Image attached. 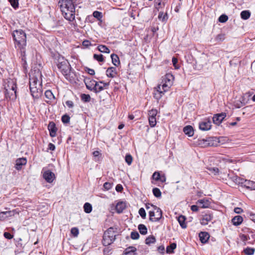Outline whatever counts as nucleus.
Segmentation results:
<instances>
[{
    "label": "nucleus",
    "instance_id": "nucleus-1",
    "mask_svg": "<svg viewBox=\"0 0 255 255\" xmlns=\"http://www.w3.org/2000/svg\"><path fill=\"white\" fill-rule=\"evenodd\" d=\"M61 11L65 19L73 21L75 19V7L72 0H59Z\"/></svg>",
    "mask_w": 255,
    "mask_h": 255
},
{
    "label": "nucleus",
    "instance_id": "nucleus-2",
    "mask_svg": "<svg viewBox=\"0 0 255 255\" xmlns=\"http://www.w3.org/2000/svg\"><path fill=\"white\" fill-rule=\"evenodd\" d=\"M17 45L20 50L21 60L23 61V66L26 64L25 47L26 45V36L25 32L22 30H17Z\"/></svg>",
    "mask_w": 255,
    "mask_h": 255
},
{
    "label": "nucleus",
    "instance_id": "nucleus-3",
    "mask_svg": "<svg viewBox=\"0 0 255 255\" xmlns=\"http://www.w3.org/2000/svg\"><path fill=\"white\" fill-rule=\"evenodd\" d=\"M117 235V229L111 227L104 234L103 244L105 246L112 244L116 240Z\"/></svg>",
    "mask_w": 255,
    "mask_h": 255
},
{
    "label": "nucleus",
    "instance_id": "nucleus-4",
    "mask_svg": "<svg viewBox=\"0 0 255 255\" xmlns=\"http://www.w3.org/2000/svg\"><path fill=\"white\" fill-rule=\"evenodd\" d=\"M41 73L39 70L32 71L30 74L29 88L37 87V84H41Z\"/></svg>",
    "mask_w": 255,
    "mask_h": 255
},
{
    "label": "nucleus",
    "instance_id": "nucleus-5",
    "mask_svg": "<svg viewBox=\"0 0 255 255\" xmlns=\"http://www.w3.org/2000/svg\"><path fill=\"white\" fill-rule=\"evenodd\" d=\"M57 66L63 75H67L70 65L68 61L63 57H59L57 61Z\"/></svg>",
    "mask_w": 255,
    "mask_h": 255
},
{
    "label": "nucleus",
    "instance_id": "nucleus-6",
    "mask_svg": "<svg viewBox=\"0 0 255 255\" xmlns=\"http://www.w3.org/2000/svg\"><path fill=\"white\" fill-rule=\"evenodd\" d=\"M5 95L6 98H11V96L14 94L16 97V83L13 81H8L4 86Z\"/></svg>",
    "mask_w": 255,
    "mask_h": 255
},
{
    "label": "nucleus",
    "instance_id": "nucleus-7",
    "mask_svg": "<svg viewBox=\"0 0 255 255\" xmlns=\"http://www.w3.org/2000/svg\"><path fill=\"white\" fill-rule=\"evenodd\" d=\"M148 213L149 220L152 222H157L162 217V211L159 207H153V210H149Z\"/></svg>",
    "mask_w": 255,
    "mask_h": 255
},
{
    "label": "nucleus",
    "instance_id": "nucleus-8",
    "mask_svg": "<svg viewBox=\"0 0 255 255\" xmlns=\"http://www.w3.org/2000/svg\"><path fill=\"white\" fill-rule=\"evenodd\" d=\"M171 86L168 85L166 83L161 81L156 88V91L158 93V95L156 96V94H154V97L157 99H160L162 97V94H164L165 92L168 91Z\"/></svg>",
    "mask_w": 255,
    "mask_h": 255
},
{
    "label": "nucleus",
    "instance_id": "nucleus-9",
    "mask_svg": "<svg viewBox=\"0 0 255 255\" xmlns=\"http://www.w3.org/2000/svg\"><path fill=\"white\" fill-rule=\"evenodd\" d=\"M31 94L34 99H38L42 94L41 84H37V87L29 88Z\"/></svg>",
    "mask_w": 255,
    "mask_h": 255
},
{
    "label": "nucleus",
    "instance_id": "nucleus-10",
    "mask_svg": "<svg viewBox=\"0 0 255 255\" xmlns=\"http://www.w3.org/2000/svg\"><path fill=\"white\" fill-rule=\"evenodd\" d=\"M43 177L48 183L52 182L55 178L54 173L49 170L43 171Z\"/></svg>",
    "mask_w": 255,
    "mask_h": 255
},
{
    "label": "nucleus",
    "instance_id": "nucleus-11",
    "mask_svg": "<svg viewBox=\"0 0 255 255\" xmlns=\"http://www.w3.org/2000/svg\"><path fill=\"white\" fill-rule=\"evenodd\" d=\"M213 215L210 212H207L202 215V219L200 221V223L202 225H206L213 219Z\"/></svg>",
    "mask_w": 255,
    "mask_h": 255
},
{
    "label": "nucleus",
    "instance_id": "nucleus-12",
    "mask_svg": "<svg viewBox=\"0 0 255 255\" xmlns=\"http://www.w3.org/2000/svg\"><path fill=\"white\" fill-rule=\"evenodd\" d=\"M226 117V114L225 113L215 115L213 117V123L216 125H219L222 123Z\"/></svg>",
    "mask_w": 255,
    "mask_h": 255
},
{
    "label": "nucleus",
    "instance_id": "nucleus-13",
    "mask_svg": "<svg viewBox=\"0 0 255 255\" xmlns=\"http://www.w3.org/2000/svg\"><path fill=\"white\" fill-rule=\"evenodd\" d=\"M85 83L88 89L92 90L95 89L97 91V87L98 86V82L94 80L86 79L85 80Z\"/></svg>",
    "mask_w": 255,
    "mask_h": 255
},
{
    "label": "nucleus",
    "instance_id": "nucleus-14",
    "mask_svg": "<svg viewBox=\"0 0 255 255\" xmlns=\"http://www.w3.org/2000/svg\"><path fill=\"white\" fill-rule=\"evenodd\" d=\"M211 123L209 120H205L199 123V128L204 131L208 130L211 128Z\"/></svg>",
    "mask_w": 255,
    "mask_h": 255
},
{
    "label": "nucleus",
    "instance_id": "nucleus-15",
    "mask_svg": "<svg viewBox=\"0 0 255 255\" xmlns=\"http://www.w3.org/2000/svg\"><path fill=\"white\" fill-rule=\"evenodd\" d=\"M174 79V77L172 74L171 73H167L162 77V81L172 86Z\"/></svg>",
    "mask_w": 255,
    "mask_h": 255
},
{
    "label": "nucleus",
    "instance_id": "nucleus-16",
    "mask_svg": "<svg viewBox=\"0 0 255 255\" xmlns=\"http://www.w3.org/2000/svg\"><path fill=\"white\" fill-rule=\"evenodd\" d=\"M201 242L203 244L206 243L210 238V235L207 232H201L199 234Z\"/></svg>",
    "mask_w": 255,
    "mask_h": 255
},
{
    "label": "nucleus",
    "instance_id": "nucleus-17",
    "mask_svg": "<svg viewBox=\"0 0 255 255\" xmlns=\"http://www.w3.org/2000/svg\"><path fill=\"white\" fill-rule=\"evenodd\" d=\"M117 74V71L115 67H109L106 71V75L108 77L114 78L116 76Z\"/></svg>",
    "mask_w": 255,
    "mask_h": 255
},
{
    "label": "nucleus",
    "instance_id": "nucleus-18",
    "mask_svg": "<svg viewBox=\"0 0 255 255\" xmlns=\"http://www.w3.org/2000/svg\"><path fill=\"white\" fill-rule=\"evenodd\" d=\"M48 129L50 132V136L51 137H55L56 136L57 128L53 122H50L48 125Z\"/></svg>",
    "mask_w": 255,
    "mask_h": 255
},
{
    "label": "nucleus",
    "instance_id": "nucleus-19",
    "mask_svg": "<svg viewBox=\"0 0 255 255\" xmlns=\"http://www.w3.org/2000/svg\"><path fill=\"white\" fill-rule=\"evenodd\" d=\"M242 183L246 188L255 190V182L246 180L244 182Z\"/></svg>",
    "mask_w": 255,
    "mask_h": 255
},
{
    "label": "nucleus",
    "instance_id": "nucleus-20",
    "mask_svg": "<svg viewBox=\"0 0 255 255\" xmlns=\"http://www.w3.org/2000/svg\"><path fill=\"white\" fill-rule=\"evenodd\" d=\"M126 205L124 202H119L116 206V210L118 213H121L126 208Z\"/></svg>",
    "mask_w": 255,
    "mask_h": 255
},
{
    "label": "nucleus",
    "instance_id": "nucleus-21",
    "mask_svg": "<svg viewBox=\"0 0 255 255\" xmlns=\"http://www.w3.org/2000/svg\"><path fill=\"white\" fill-rule=\"evenodd\" d=\"M197 204H198L201 208H205L208 207L210 205V202L207 199H201L197 201Z\"/></svg>",
    "mask_w": 255,
    "mask_h": 255
},
{
    "label": "nucleus",
    "instance_id": "nucleus-22",
    "mask_svg": "<svg viewBox=\"0 0 255 255\" xmlns=\"http://www.w3.org/2000/svg\"><path fill=\"white\" fill-rule=\"evenodd\" d=\"M27 160L26 158H19L17 159V170H19L22 168V166L26 164Z\"/></svg>",
    "mask_w": 255,
    "mask_h": 255
},
{
    "label": "nucleus",
    "instance_id": "nucleus-23",
    "mask_svg": "<svg viewBox=\"0 0 255 255\" xmlns=\"http://www.w3.org/2000/svg\"><path fill=\"white\" fill-rule=\"evenodd\" d=\"M183 131L189 136H192L194 134L193 128L191 126H187L183 128Z\"/></svg>",
    "mask_w": 255,
    "mask_h": 255
},
{
    "label": "nucleus",
    "instance_id": "nucleus-24",
    "mask_svg": "<svg viewBox=\"0 0 255 255\" xmlns=\"http://www.w3.org/2000/svg\"><path fill=\"white\" fill-rule=\"evenodd\" d=\"M243 221V218L241 216H236L232 220L233 224L235 226H239L242 224Z\"/></svg>",
    "mask_w": 255,
    "mask_h": 255
},
{
    "label": "nucleus",
    "instance_id": "nucleus-25",
    "mask_svg": "<svg viewBox=\"0 0 255 255\" xmlns=\"http://www.w3.org/2000/svg\"><path fill=\"white\" fill-rule=\"evenodd\" d=\"M136 249L134 247H129L125 251V255H135Z\"/></svg>",
    "mask_w": 255,
    "mask_h": 255
},
{
    "label": "nucleus",
    "instance_id": "nucleus-26",
    "mask_svg": "<svg viewBox=\"0 0 255 255\" xmlns=\"http://www.w3.org/2000/svg\"><path fill=\"white\" fill-rule=\"evenodd\" d=\"M207 141L208 142V144L210 146H217L219 143V139L217 137L209 138Z\"/></svg>",
    "mask_w": 255,
    "mask_h": 255
},
{
    "label": "nucleus",
    "instance_id": "nucleus-27",
    "mask_svg": "<svg viewBox=\"0 0 255 255\" xmlns=\"http://www.w3.org/2000/svg\"><path fill=\"white\" fill-rule=\"evenodd\" d=\"M113 64L116 66H118L120 64V61L119 57L115 54H112L111 55Z\"/></svg>",
    "mask_w": 255,
    "mask_h": 255
},
{
    "label": "nucleus",
    "instance_id": "nucleus-28",
    "mask_svg": "<svg viewBox=\"0 0 255 255\" xmlns=\"http://www.w3.org/2000/svg\"><path fill=\"white\" fill-rule=\"evenodd\" d=\"M178 221L181 227L185 229L186 228V224L185 223V217L184 216H180L178 218Z\"/></svg>",
    "mask_w": 255,
    "mask_h": 255
},
{
    "label": "nucleus",
    "instance_id": "nucleus-29",
    "mask_svg": "<svg viewBox=\"0 0 255 255\" xmlns=\"http://www.w3.org/2000/svg\"><path fill=\"white\" fill-rule=\"evenodd\" d=\"M138 229L140 233L142 235H145L147 233V228L146 226L143 224L139 225L138 226Z\"/></svg>",
    "mask_w": 255,
    "mask_h": 255
},
{
    "label": "nucleus",
    "instance_id": "nucleus-30",
    "mask_svg": "<svg viewBox=\"0 0 255 255\" xmlns=\"http://www.w3.org/2000/svg\"><path fill=\"white\" fill-rule=\"evenodd\" d=\"M98 50L103 53H109L110 52V49L105 45H100L98 47Z\"/></svg>",
    "mask_w": 255,
    "mask_h": 255
},
{
    "label": "nucleus",
    "instance_id": "nucleus-31",
    "mask_svg": "<svg viewBox=\"0 0 255 255\" xmlns=\"http://www.w3.org/2000/svg\"><path fill=\"white\" fill-rule=\"evenodd\" d=\"M251 15V13L248 10H244L241 13V18L243 19H248Z\"/></svg>",
    "mask_w": 255,
    "mask_h": 255
},
{
    "label": "nucleus",
    "instance_id": "nucleus-32",
    "mask_svg": "<svg viewBox=\"0 0 255 255\" xmlns=\"http://www.w3.org/2000/svg\"><path fill=\"white\" fill-rule=\"evenodd\" d=\"M176 247V244L174 243H172L170 246H167L166 248V252L168 254L173 253L174 250Z\"/></svg>",
    "mask_w": 255,
    "mask_h": 255
},
{
    "label": "nucleus",
    "instance_id": "nucleus-33",
    "mask_svg": "<svg viewBox=\"0 0 255 255\" xmlns=\"http://www.w3.org/2000/svg\"><path fill=\"white\" fill-rule=\"evenodd\" d=\"M84 209L86 213H90L92 210V206L90 203H86L84 205Z\"/></svg>",
    "mask_w": 255,
    "mask_h": 255
},
{
    "label": "nucleus",
    "instance_id": "nucleus-34",
    "mask_svg": "<svg viewBox=\"0 0 255 255\" xmlns=\"http://www.w3.org/2000/svg\"><path fill=\"white\" fill-rule=\"evenodd\" d=\"M207 169L209 172V174L217 175L219 173V170L217 167H208Z\"/></svg>",
    "mask_w": 255,
    "mask_h": 255
},
{
    "label": "nucleus",
    "instance_id": "nucleus-35",
    "mask_svg": "<svg viewBox=\"0 0 255 255\" xmlns=\"http://www.w3.org/2000/svg\"><path fill=\"white\" fill-rule=\"evenodd\" d=\"M244 252L247 255H252L254 254L255 249L254 248L248 247L244 249Z\"/></svg>",
    "mask_w": 255,
    "mask_h": 255
},
{
    "label": "nucleus",
    "instance_id": "nucleus-36",
    "mask_svg": "<svg viewBox=\"0 0 255 255\" xmlns=\"http://www.w3.org/2000/svg\"><path fill=\"white\" fill-rule=\"evenodd\" d=\"M155 242V238L154 236H151L147 238L145 240V243L147 245H150Z\"/></svg>",
    "mask_w": 255,
    "mask_h": 255
},
{
    "label": "nucleus",
    "instance_id": "nucleus-37",
    "mask_svg": "<svg viewBox=\"0 0 255 255\" xmlns=\"http://www.w3.org/2000/svg\"><path fill=\"white\" fill-rule=\"evenodd\" d=\"M45 96L46 98L49 100H52L53 99H54V96L53 93L50 90H47L45 91Z\"/></svg>",
    "mask_w": 255,
    "mask_h": 255
},
{
    "label": "nucleus",
    "instance_id": "nucleus-38",
    "mask_svg": "<svg viewBox=\"0 0 255 255\" xmlns=\"http://www.w3.org/2000/svg\"><path fill=\"white\" fill-rule=\"evenodd\" d=\"M158 18H159V19L162 21H164L167 19V13H164L163 12H160L158 16Z\"/></svg>",
    "mask_w": 255,
    "mask_h": 255
},
{
    "label": "nucleus",
    "instance_id": "nucleus-39",
    "mask_svg": "<svg viewBox=\"0 0 255 255\" xmlns=\"http://www.w3.org/2000/svg\"><path fill=\"white\" fill-rule=\"evenodd\" d=\"M153 194L156 197H160L161 196L160 190L157 188L153 189Z\"/></svg>",
    "mask_w": 255,
    "mask_h": 255
},
{
    "label": "nucleus",
    "instance_id": "nucleus-40",
    "mask_svg": "<svg viewBox=\"0 0 255 255\" xmlns=\"http://www.w3.org/2000/svg\"><path fill=\"white\" fill-rule=\"evenodd\" d=\"M149 125L151 127H154L156 124V118L154 117L148 118Z\"/></svg>",
    "mask_w": 255,
    "mask_h": 255
},
{
    "label": "nucleus",
    "instance_id": "nucleus-41",
    "mask_svg": "<svg viewBox=\"0 0 255 255\" xmlns=\"http://www.w3.org/2000/svg\"><path fill=\"white\" fill-rule=\"evenodd\" d=\"M81 98L82 101L85 102H89L90 100V96L89 95H87L85 94H83L81 96Z\"/></svg>",
    "mask_w": 255,
    "mask_h": 255
},
{
    "label": "nucleus",
    "instance_id": "nucleus-42",
    "mask_svg": "<svg viewBox=\"0 0 255 255\" xmlns=\"http://www.w3.org/2000/svg\"><path fill=\"white\" fill-rule=\"evenodd\" d=\"M225 34H218L215 38V40L218 42L223 41L225 39Z\"/></svg>",
    "mask_w": 255,
    "mask_h": 255
},
{
    "label": "nucleus",
    "instance_id": "nucleus-43",
    "mask_svg": "<svg viewBox=\"0 0 255 255\" xmlns=\"http://www.w3.org/2000/svg\"><path fill=\"white\" fill-rule=\"evenodd\" d=\"M93 57L95 59L97 60V61H98L99 62H103V61H104V58H103V56L102 54L98 55V54H95L93 56Z\"/></svg>",
    "mask_w": 255,
    "mask_h": 255
},
{
    "label": "nucleus",
    "instance_id": "nucleus-44",
    "mask_svg": "<svg viewBox=\"0 0 255 255\" xmlns=\"http://www.w3.org/2000/svg\"><path fill=\"white\" fill-rule=\"evenodd\" d=\"M125 160L128 165H130L132 162V157L130 154L126 156Z\"/></svg>",
    "mask_w": 255,
    "mask_h": 255
},
{
    "label": "nucleus",
    "instance_id": "nucleus-45",
    "mask_svg": "<svg viewBox=\"0 0 255 255\" xmlns=\"http://www.w3.org/2000/svg\"><path fill=\"white\" fill-rule=\"evenodd\" d=\"M138 213L140 215V216L143 219H145L146 218V213L145 211V210L143 208H141L139 209L138 211Z\"/></svg>",
    "mask_w": 255,
    "mask_h": 255
},
{
    "label": "nucleus",
    "instance_id": "nucleus-46",
    "mask_svg": "<svg viewBox=\"0 0 255 255\" xmlns=\"http://www.w3.org/2000/svg\"><path fill=\"white\" fill-rule=\"evenodd\" d=\"M228 17L226 15L223 14L219 18V21L220 22H225L228 20Z\"/></svg>",
    "mask_w": 255,
    "mask_h": 255
},
{
    "label": "nucleus",
    "instance_id": "nucleus-47",
    "mask_svg": "<svg viewBox=\"0 0 255 255\" xmlns=\"http://www.w3.org/2000/svg\"><path fill=\"white\" fill-rule=\"evenodd\" d=\"M157 114V111L156 110L152 109L151 110L149 111L148 115L149 117H154L156 116Z\"/></svg>",
    "mask_w": 255,
    "mask_h": 255
},
{
    "label": "nucleus",
    "instance_id": "nucleus-48",
    "mask_svg": "<svg viewBox=\"0 0 255 255\" xmlns=\"http://www.w3.org/2000/svg\"><path fill=\"white\" fill-rule=\"evenodd\" d=\"M71 233L74 237H77L79 234V230L77 228H73L71 230Z\"/></svg>",
    "mask_w": 255,
    "mask_h": 255
},
{
    "label": "nucleus",
    "instance_id": "nucleus-49",
    "mask_svg": "<svg viewBox=\"0 0 255 255\" xmlns=\"http://www.w3.org/2000/svg\"><path fill=\"white\" fill-rule=\"evenodd\" d=\"M130 237L132 239L136 240L138 239L139 235L137 232H132L130 234Z\"/></svg>",
    "mask_w": 255,
    "mask_h": 255
},
{
    "label": "nucleus",
    "instance_id": "nucleus-50",
    "mask_svg": "<svg viewBox=\"0 0 255 255\" xmlns=\"http://www.w3.org/2000/svg\"><path fill=\"white\" fill-rule=\"evenodd\" d=\"M152 178L156 181H158L160 179V174L158 172H155L152 175Z\"/></svg>",
    "mask_w": 255,
    "mask_h": 255
},
{
    "label": "nucleus",
    "instance_id": "nucleus-51",
    "mask_svg": "<svg viewBox=\"0 0 255 255\" xmlns=\"http://www.w3.org/2000/svg\"><path fill=\"white\" fill-rule=\"evenodd\" d=\"M62 121L64 123H68L70 121V117L67 115H64L62 117Z\"/></svg>",
    "mask_w": 255,
    "mask_h": 255
},
{
    "label": "nucleus",
    "instance_id": "nucleus-52",
    "mask_svg": "<svg viewBox=\"0 0 255 255\" xmlns=\"http://www.w3.org/2000/svg\"><path fill=\"white\" fill-rule=\"evenodd\" d=\"M5 213L6 218L14 216L15 214L14 210L5 211Z\"/></svg>",
    "mask_w": 255,
    "mask_h": 255
},
{
    "label": "nucleus",
    "instance_id": "nucleus-53",
    "mask_svg": "<svg viewBox=\"0 0 255 255\" xmlns=\"http://www.w3.org/2000/svg\"><path fill=\"white\" fill-rule=\"evenodd\" d=\"M93 15L95 17H96L98 19H100L102 17V13L101 12H99L98 11H95L93 12Z\"/></svg>",
    "mask_w": 255,
    "mask_h": 255
},
{
    "label": "nucleus",
    "instance_id": "nucleus-54",
    "mask_svg": "<svg viewBox=\"0 0 255 255\" xmlns=\"http://www.w3.org/2000/svg\"><path fill=\"white\" fill-rule=\"evenodd\" d=\"M112 187V184L109 182H106L104 184V188L106 190L110 189Z\"/></svg>",
    "mask_w": 255,
    "mask_h": 255
},
{
    "label": "nucleus",
    "instance_id": "nucleus-55",
    "mask_svg": "<svg viewBox=\"0 0 255 255\" xmlns=\"http://www.w3.org/2000/svg\"><path fill=\"white\" fill-rule=\"evenodd\" d=\"M240 238L241 240L244 242H246L249 239V237L244 234H241L240 235Z\"/></svg>",
    "mask_w": 255,
    "mask_h": 255
},
{
    "label": "nucleus",
    "instance_id": "nucleus-56",
    "mask_svg": "<svg viewBox=\"0 0 255 255\" xmlns=\"http://www.w3.org/2000/svg\"><path fill=\"white\" fill-rule=\"evenodd\" d=\"M82 44L84 47L87 48L91 45V43L90 41L88 40H85L83 41Z\"/></svg>",
    "mask_w": 255,
    "mask_h": 255
},
{
    "label": "nucleus",
    "instance_id": "nucleus-57",
    "mask_svg": "<svg viewBox=\"0 0 255 255\" xmlns=\"http://www.w3.org/2000/svg\"><path fill=\"white\" fill-rule=\"evenodd\" d=\"M3 235L4 237L7 239H11L13 238V235L8 232H5Z\"/></svg>",
    "mask_w": 255,
    "mask_h": 255
},
{
    "label": "nucleus",
    "instance_id": "nucleus-58",
    "mask_svg": "<svg viewBox=\"0 0 255 255\" xmlns=\"http://www.w3.org/2000/svg\"><path fill=\"white\" fill-rule=\"evenodd\" d=\"M6 219L5 213L4 212H0V220H4Z\"/></svg>",
    "mask_w": 255,
    "mask_h": 255
},
{
    "label": "nucleus",
    "instance_id": "nucleus-59",
    "mask_svg": "<svg viewBox=\"0 0 255 255\" xmlns=\"http://www.w3.org/2000/svg\"><path fill=\"white\" fill-rule=\"evenodd\" d=\"M234 212L237 214H240L243 212V210L239 207H236L234 209Z\"/></svg>",
    "mask_w": 255,
    "mask_h": 255
},
{
    "label": "nucleus",
    "instance_id": "nucleus-60",
    "mask_svg": "<svg viewBox=\"0 0 255 255\" xmlns=\"http://www.w3.org/2000/svg\"><path fill=\"white\" fill-rule=\"evenodd\" d=\"M146 208L147 210H153V207H156V206L155 205H153L152 204H146Z\"/></svg>",
    "mask_w": 255,
    "mask_h": 255
},
{
    "label": "nucleus",
    "instance_id": "nucleus-61",
    "mask_svg": "<svg viewBox=\"0 0 255 255\" xmlns=\"http://www.w3.org/2000/svg\"><path fill=\"white\" fill-rule=\"evenodd\" d=\"M8 1L10 3L11 6L16 9V0H8Z\"/></svg>",
    "mask_w": 255,
    "mask_h": 255
},
{
    "label": "nucleus",
    "instance_id": "nucleus-62",
    "mask_svg": "<svg viewBox=\"0 0 255 255\" xmlns=\"http://www.w3.org/2000/svg\"><path fill=\"white\" fill-rule=\"evenodd\" d=\"M66 104L70 108H72L73 107V103L71 101H67L66 102Z\"/></svg>",
    "mask_w": 255,
    "mask_h": 255
},
{
    "label": "nucleus",
    "instance_id": "nucleus-63",
    "mask_svg": "<svg viewBox=\"0 0 255 255\" xmlns=\"http://www.w3.org/2000/svg\"><path fill=\"white\" fill-rule=\"evenodd\" d=\"M48 149H49V150H54L55 149V146L53 143H50L48 144Z\"/></svg>",
    "mask_w": 255,
    "mask_h": 255
},
{
    "label": "nucleus",
    "instance_id": "nucleus-64",
    "mask_svg": "<svg viewBox=\"0 0 255 255\" xmlns=\"http://www.w3.org/2000/svg\"><path fill=\"white\" fill-rule=\"evenodd\" d=\"M123 188L122 186L120 184H118L116 186V190L118 192H121L123 190Z\"/></svg>",
    "mask_w": 255,
    "mask_h": 255
}]
</instances>
